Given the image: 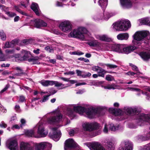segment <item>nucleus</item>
I'll use <instances>...</instances> for the list:
<instances>
[{
    "label": "nucleus",
    "instance_id": "f257e3e1",
    "mask_svg": "<svg viewBox=\"0 0 150 150\" xmlns=\"http://www.w3.org/2000/svg\"><path fill=\"white\" fill-rule=\"evenodd\" d=\"M75 112L81 115H85L89 118H93L99 115L97 110L91 107L86 108V106H81L72 105L68 107L67 114L70 117L75 116Z\"/></svg>",
    "mask_w": 150,
    "mask_h": 150
},
{
    "label": "nucleus",
    "instance_id": "72a5a7b5",
    "mask_svg": "<svg viewBox=\"0 0 150 150\" xmlns=\"http://www.w3.org/2000/svg\"><path fill=\"white\" fill-rule=\"evenodd\" d=\"M22 52L24 54L23 56V58L24 60L27 59L30 56V52H27L25 50H23Z\"/></svg>",
    "mask_w": 150,
    "mask_h": 150
},
{
    "label": "nucleus",
    "instance_id": "e2e57ef3",
    "mask_svg": "<svg viewBox=\"0 0 150 150\" xmlns=\"http://www.w3.org/2000/svg\"><path fill=\"white\" fill-rule=\"evenodd\" d=\"M15 109L18 112H20V108L19 105H16L15 106Z\"/></svg>",
    "mask_w": 150,
    "mask_h": 150
},
{
    "label": "nucleus",
    "instance_id": "dca6fc26",
    "mask_svg": "<svg viewBox=\"0 0 150 150\" xmlns=\"http://www.w3.org/2000/svg\"><path fill=\"white\" fill-rule=\"evenodd\" d=\"M132 145L131 142L126 141L123 142L119 150H132Z\"/></svg>",
    "mask_w": 150,
    "mask_h": 150
},
{
    "label": "nucleus",
    "instance_id": "0e129e2a",
    "mask_svg": "<svg viewBox=\"0 0 150 150\" xmlns=\"http://www.w3.org/2000/svg\"><path fill=\"white\" fill-rule=\"evenodd\" d=\"M60 79L65 81L69 82V79L67 78L61 77H60Z\"/></svg>",
    "mask_w": 150,
    "mask_h": 150
},
{
    "label": "nucleus",
    "instance_id": "f03ea898",
    "mask_svg": "<svg viewBox=\"0 0 150 150\" xmlns=\"http://www.w3.org/2000/svg\"><path fill=\"white\" fill-rule=\"evenodd\" d=\"M149 34V32L147 30L138 31L132 36L133 40L132 43L134 46L130 45L126 47L124 44L123 53L128 54L135 50L138 46L141 44L140 41Z\"/></svg>",
    "mask_w": 150,
    "mask_h": 150
},
{
    "label": "nucleus",
    "instance_id": "6e6552de",
    "mask_svg": "<svg viewBox=\"0 0 150 150\" xmlns=\"http://www.w3.org/2000/svg\"><path fill=\"white\" fill-rule=\"evenodd\" d=\"M37 127L38 128L37 131V135L41 137H45L48 134V131L45 129L44 125L42 122H40L37 125Z\"/></svg>",
    "mask_w": 150,
    "mask_h": 150
},
{
    "label": "nucleus",
    "instance_id": "cd10ccee",
    "mask_svg": "<svg viewBox=\"0 0 150 150\" xmlns=\"http://www.w3.org/2000/svg\"><path fill=\"white\" fill-rule=\"evenodd\" d=\"M110 129L112 131H116V130L121 129L122 127L119 125H114L112 123L109 124Z\"/></svg>",
    "mask_w": 150,
    "mask_h": 150
},
{
    "label": "nucleus",
    "instance_id": "5fc2aeb1",
    "mask_svg": "<svg viewBox=\"0 0 150 150\" xmlns=\"http://www.w3.org/2000/svg\"><path fill=\"white\" fill-rule=\"evenodd\" d=\"M22 127H21V125L19 126L18 125H13L12 127L11 128L13 130H14L15 129H20V128Z\"/></svg>",
    "mask_w": 150,
    "mask_h": 150
},
{
    "label": "nucleus",
    "instance_id": "9b49d317",
    "mask_svg": "<svg viewBox=\"0 0 150 150\" xmlns=\"http://www.w3.org/2000/svg\"><path fill=\"white\" fill-rule=\"evenodd\" d=\"M84 144L91 150H107L98 142H87Z\"/></svg>",
    "mask_w": 150,
    "mask_h": 150
},
{
    "label": "nucleus",
    "instance_id": "423d86ee",
    "mask_svg": "<svg viewBox=\"0 0 150 150\" xmlns=\"http://www.w3.org/2000/svg\"><path fill=\"white\" fill-rule=\"evenodd\" d=\"M83 129L85 131H92L102 128L100 125L96 122H86L82 124Z\"/></svg>",
    "mask_w": 150,
    "mask_h": 150
},
{
    "label": "nucleus",
    "instance_id": "4c0bfd02",
    "mask_svg": "<svg viewBox=\"0 0 150 150\" xmlns=\"http://www.w3.org/2000/svg\"><path fill=\"white\" fill-rule=\"evenodd\" d=\"M115 15V14L112 13H106V15L108 16V17H104L103 19L105 20H108L110 18L113 16Z\"/></svg>",
    "mask_w": 150,
    "mask_h": 150
},
{
    "label": "nucleus",
    "instance_id": "3c124183",
    "mask_svg": "<svg viewBox=\"0 0 150 150\" xmlns=\"http://www.w3.org/2000/svg\"><path fill=\"white\" fill-rule=\"evenodd\" d=\"M45 49L50 52H54V50L49 47L47 46L45 47Z\"/></svg>",
    "mask_w": 150,
    "mask_h": 150
},
{
    "label": "nucleus",
    "instance_id": "13d9d810",
    "mask_svg": "<svg viewBox=\"0 0 150 150\" xmlns=\"http://www.w3.org/2000/svg\"><path fill=\"white\" fill-rule=\"evenodd\" d=\"M21 124L20 125L21 127H22L23 126L25 125V119H22L21 120Z\"/></svg>",
    "mask_w": 150,
    "mask_h": 150
},
{
    "label": "nucleus",
    "instance_id": "e433bc0d",
    "mask_svg": "<svg viewBox=\"0 0 150 150\" xmlns=\"http://www.w3.org/2000/svg\"><path fill=\"white\" fill-rule=\"evenodd\" d=\"M0 36L1 38L3 40H5L6 38V34L4 32L3 30L0 31Z\"/></svg>",
    "mask_w": 150,
    "mask_h": 150
},
{
    "label": "nucleus",
    "instance_id": "f704fd0d",
    "mask_svg": "<svg viewBox=\"0 0 150 150\" xmlns=\"http://www.w3.org/2000/svg\"><path fill=\"white\" fill-rule=\"evenodd\" d=\"M14 43V41L13 40L11 42H6L5 45V46H4L3 47L4 48H6L11 47L13 46Z\"/></svg>",
    "mask_w": 150,
    "mask_h": 150
},
{
    "label": "nucleus",
    "instance_id": "412c9836",
    "mask_svg": "<svg viewBox=\"0 0 150 150\" xmlns=\"http://www.w3.org/2000/svg\"><path fill=\"white\" fill-rule=\"evenodd\" d=\"M120 4L123 7L125 8H131L132 4L130 0H120Z\"/></svg>",
    "mask_w": 150,
    "mask_h": 150
},
{
    "label": "nucleus",
    "instance_id": "39448f33",
    "mask_svg": "<svg viewBox=\"0 0 150 150\" xmlns=\"http://www.w3.org/2000/svg\"><path fill=\"white\" fill-rule=\"evenodd\" d=\"M87 31L86 28L83 27H80L72 31L70 33L71 36L78 38L83 40L85 38L84 34L87 33Z\"/></svg>",
    "mask_w": 150,
    "mask_h": 150
},
{
    "label": "nucleus",
    "instance_id": "58836bf2",
    "mask_svg": "<svg viewBox=\"0 0 150 150\" xmlns=\"http://www.w3.org/2000/svg\"><path fill=\"white\" fill-rule=\"evenodd\" d=\"M5 13L10 18H13L16 15L15 13L11 11H6Z\"/></svg>",
    "mask_w": 150,
    "mask_h": 150
},
{
    "label": "nucleus",
    "instance_id": "ea45409f",
    "mask_svg": "<svg viewBox=\"0 0 150 150\" xmlns=\"http://www.w3.org/2000/svg\"><path fill=\"white\" fill-rule=\"evenodd\" d=\"M146 21L145 18H141L138 21V23L139 25H145Z\"/></svg>",
    "mask_w": 150,
    "mask_h": 150
},
{
    "label": "nucleus",
    "instance_id": "c03bdc74",
    "mask_svg": "<svg viewBox=\"0 0 150 150\" xmlns=\"http://www.w3.org/2000/svg\"><path fill=\"white\" fill-rule=\"evenodd\" d=\"M129 65L132 67V69L133 70L136 72H139L138 71V68L136 66L132 64H130Z\"/></svg>",
    "mask_w": 150,
    "mask_h": 150
},
{
    "label": "nucleus",
    "instance_id": "f8f14e48",
    "mask_svg": "<svg viewBox=\"0 0 150 150\" xmlns=\"http://www.w3.org/2000/svg\"><path fill=\"white\" fill-rule=\"evenodd\" d=\"M6 146L10 150H18L17 142L16 140L12 138L9 139L7 140Z\"/></svg>",
    "mask_w": 150,
    "mask_h": 150
},
{
    "label": "nucleus",
    "instance_id": "bf43d9fd",
    "mask_svg": "<svg viewBox=\"0 0 150 150\" xmlns=\"http://www.w3.org/2000/svg\"><path fill=\"white\" fill-rule=\"evenodd\" d=\"M145 19L146 20V21L145 25L150 26V19L148 18H145Z\"/></svg>",
    "mask_w": 150,
    "mask_h": 150
},
{
    "label": "nucleus",
    "instance_id": "393cba45",
    "mask_svg": "<svg viewBox=\"0 0 150 150\" xmlns=\"http://www.w3.org/2000/svg\"><path fill=\"white\" fill-rule=\"evenodd\" d=\"M26 135L29 137H35L39 138L40 136L35 134L33 130H27L25 132Z\"/></svg>",
    "mask_w": 150,
    "mask_h": 150
},
{
    "label": "nucleus",
    "instance_id": "5701e85b",
    "mask_svg": "<svg viewBox=\"0 0 150 150\" xmlns=\"http://www.w3.org/2000/svg\"><path fill=\"white\" fill-rule=\"evenodd\" d=\"M31 8L34 11L36 15H39L40 11L38 4L36 3H33L31 6Z\"/></svg>",
    "mask_w": 150,
    "mask_h": 150
},
{
    "label": "nucleus",
    "instance_id": "4d7b16f0",
    "mask_svg": "<svg viewBox=\"0 0 150 150\" xmlns=\"http://www.w3.org/2000/svg\"><path fill=\"white\" fill-rule=\"evenodd\" d=\"M75 74L74 71H69L67 72H64V74L65 75H73Z\"/></svg>",
    "mask_w": 150,
    "mask_h": 150
},
{
    "label": "nucleus",
    "instance_id": "b1692460",
    "mask_svg": "<svg viewBox=\"0 0 150 150\" xmlns=\"http://www.w3.org/2000/svg\"><path fill=\"white\" fill-rule=\"evenodd\" d=\"M139 55L144 60H148L150 59V51L141 52Z\"/></svg>",
    "mask_w": 150,
    "mask_h": 150
},
{
    "label": "nucleus",
    "instance_id": "a211bd4d",
    "mask_svg": "<svg viewBox=\"0 0 150 150\" xmlns=\"http://www.w3.org/2000/svg\"><path fill=\"white\" fill-rule=\"evenodd\" d=\"M137 120L139 123L144 121L149 122L150 121V114H140L138 116Z\"/></svg>",
    "mask_w": 150,
    "mask_h": 150
},
{
    "label": "nucleus",
    "instance_id": "6e6d98bb",
    "mask_svg": "<svg viewBox=\"0 0 150 150\" xmlns=\"http://www.w3.org/2000/svg\"><path fill=\"white\" fill-rule=\"evenodd\" d=\"M91 75V74L89 72L85 73L84 72V74L83 75V78H85L89 77Z\"/></svg>",
    "mask_w": 150,
    "mask_h": 150
},
{
    "label": "nucleus",
    "instance_id": "1a4fd4ad",
    "mask_svg": "<svg viewBox=\"0 0 150 150\" xmlns=\"http://www.w3.org/2000/svg\"><path fill=\"white\" fill-rule=\"evenodd\" d=\"M57 129L56 127L51 128V131L49 134L50 137L55 141H58L61 135L60 131Z\"/></svg>",
    "mask_w": 150,
    "mask_h": 150
},
{
    "label": "nucleus",
    "instance_id": "473e14b6",
    "mask_svg": "<svg viewBox=\"0 0 150 150\" xmlns=\"http://www.w3.org/2000/svg\"><path fill=\"white\" fill-rule=\"evenodd\" d=\"M114 143L113 141H109L108 142L107 145L108 147L110 148V150H113L114 149Z\"/></svg>",
    "mask_w": 150,
    "mask_h": 150
},
{
    "label": "nucleus",
    "instance_id": "9d476101",
    "mask_svg": "<svg viewBox=\"0 0 150 150\" xmlns=\"http://www.w3.org/2000/svg\"><path fill=\"white\" fill-rule=\"evenodd\" d=\"M59 27L62 31L65 33L70 31L72 29L71 23L68 20H65L62 22L59 25Z\"/></svg>",
    "mask_w": 150,
    "mask_h": 150
},
{
    "label": "nucleus",
    "instance_id": "7c9ffc66",
    "mask_svg": "<svg viewBox=\"0 0 150 150\" xmlns=\"http://www.w3.org/2000/svg\"><path fill=\"white\" fill-rule=\"evenodd\" d=\"M98 3L99 5L103 9L108 5V0H99Z\"/></svg>",
    "mask_w": 150,
    "mask_h": 150
},
{
    "label": "nucleus",
    "instance_id": "c756f323",
    "mask_svg": "<svg viewBox=\"0 0 150 150\" xmlns=\"http://www.w3.org/2000/svg\"><path fill=\"white\" fill-rule=\"evenodd\" d=\"M53 81L50 80H42L40 83L43 86H47L53 85Z\"/></svg>",
    "mask_w": 150,
    "mask_h": 150
},
{
    "label": "nucleus",
    "instance_id": "aec40b11",
    "mask_svg": "<svg viewBox=\"0 0 150 150\" xmlns=\"http://www.w3.org/2000/svg\"><path fill=\"white\" fill-rule=\"evenodd\" d=\"M92 69L93 71H97L98 72L99 76L104 77V75L106 72L104 70L98 66H94L92 67Z\"/></svg>",
    "mask_w": 150,
    "mask_h": 150
},
{
    "label": "nucleus",
    "instance_id": "338daca9",
    "mask_svg": "<svg viewBox=\"0 0 150 150\" xmlns=\"http://www.w3.org/2000/svg\"><path fill=\"white\" fill-rule=\"evenodd\" d=\"M20 19V17L19 16H16L14 18V22H17L19 21Z\"/></svg>",
    "mask_w": 150,
    "mask_h": 150
},
{
    "label": "nucleus",
    "instance_id": "de8ad7c7",
    "mask_svg": "<svg viewBox=\"0 0 150 150\" xmlns=\"http://www.w3.org/2000/svg\"><path fill=\"white\" fill-rule=\"evenodd\" d=\"M76 72L78 76H81L83 77V75L84 74V72L79 70H76Z\"/></svg>",
    "mask_w": 150,
    "mask_h": 150
},
{
    "label": "nucleus",
    "instance_id": "7ed1b4c3",
    "mask_svg": "<svg viewBox=\"0 0 150 150\" xmlns=\"http://www.w3.org/2000/svg\"><path fill=\"white\" fill-rule=\"evenodd\" d=\"M113 29L119 31H125L130 28L131 26L130 22L127 20L118 21L112 25Z\"/></svg>",
    "mask_w": 150,
    "mask_h": 150
},
{
    "label": "nucleus",
    "instance_id": "69168bd1",
    "mask_svg": "<svg viewBox=\"0 0 150 150\" xmlns=\"http://www.w3.org/2000/svg\"><path fill=\"white\" fill-rule=\"evenodd\" d=\"M10 73V72L7 71H3L2 73V74L4 75H6L9 74Z\"/></svg>",
    "mask_w": 150,
    "mask_h": 150
},
{
    "label": "nucleus",
    "instance_id": "09e8293b",
    "mask_svg": "<svg viewBox=\"0 0 150 150\" xmlns=\"http://www.w3.org/2000/svg\"><path fill=\"white\" fill-rule=\"evenodd\" d=\"M50 96V95H49L44 96L42 100H40V102L43 103L46 102L48 100V97Z\"/></svg>",
    "mask_w": 150,
    "mask_h": 150
},
{
    "label": "nucleus",
    "instance_id": "6ab92c4d",
    "mask_svg": "<svg viewBox=\"0 0 150 150\" xmlns=\"http://www.w3.org/2000/svg\"><path fill=\"white\" fill-rule=\"evenodd\" d=\"M95 36L96 39L101 41L108 42L111 40L107 35L105 34H96Z\"/></svg>",
    "mask_w": 150,
    "mask_h": 150
},
{
    "label": "nucleus",
    "instance_id": "864d4df0",
    "mask_svg": "<svg viewBox=\"0 0 150 150\" xmlns=\"http://www.w3.org/2000/svg\"><path fill=\"white\" fill-rule=\"evenodd\" d=\"M0 127L2 128H5L7 127V125L4 121L0 122Z\"/></svg>",
    "mask_w": 150,
    "mask_h": 150
},
{
    "label": "nucleus",
    "instance_id": "f3484780",
    "mask_svg": "<svg viewBox=\"0 0 150 150\" xmlns=\"http://www.w3.org/2000/svg\"><path fill=\"white\" fill-rule=\"evenodd\" d=\"M76 146V144L72 139H69L65 141V150H68V149L74 147Z\"/></svg>",
    "mask_w": 150,
    "mask_h": 150
},
{
    "label": "nucleus",
    "instance_id": "8fccbe9b",
    "mask_svg": "<svg viewBox=\"0 0 150 150\" xmlns=\"http://www.w3.org/2000/svg\"><path fill=\"white\" fill-rule=\"evenodd\" d=\"M129 89H130V90H131L132 91H135L137 92H142V94H144V92L143 91H141V90L137 88H129Z\"/></svg>",
    "mask_w": 150,
    "mask_h": 150
},
{
    "label": "nucleus",
    "instance_id": "c9c22d12",
    "mask_svg": "<svg viewBox=\"0 0 150 150\" xmlns=\"http://www.w3.org/2000/svg\"><path fill=\"white\" fill-rule=\"evenodd\" d=\"M117 86L115 84H112L111 85H108L107 86H103L104 88L108 89H114L116 88Z\"/></svg>",
    "mask_w": 150,
    "mask_h": 150
},
{
    "label": "nucleus",
    "instance_id": "a18cd8bd",
    "mask_svg": "<svg viewBox=\"0 0 150 150\" xmlns=\"http://www.w3.org/2000/svg\"><path fill=\"white\" fill-rule=\"evenodd\" d=\"M105 79L108 81H111L114 79L113 76L110 75H108L106 76Z\"/></svg>",
    "mask_w": 150,
    "mask_h": 150
},
{
    "label": "nucleus",
    "instance_id": "603ef678",
    "mask_svg": "<svg viewBox=\"0 0 150 150\" xmlns=\"http://www.w3.org/2000/svg\"><path fill=\"white\" fill-rule=\"evenodd\" d=\"M106 66L109 67V68L112 69V68H115L117 67V66L115 65H112L111 64H106Z\"/></svg>",
    "mask_w": 150,
    "mask_h": 150
},
{
    "label": "nucleus",
    "instance_id": "774afa93",
    "mask_svg": "<svg viewBox=\"0 0 150 150\" xmlns=\"http://www.w3.org/2000/svg\"><path fill=\"white\" fill-rule=\"evenodd\" d=\"M40 50L39 49H37L36 50H34L33 51V52L36 54H38L39 53Z\"/></svg>",
    "mask_w": 150,
    "mask_h": 150
},
{
    "label": "nucleus",
    "instance_id": "a19ab883",
    "mask_svg": "<svg viewBox=\"0 0 150 150\" xmlns=\"http://www.w3.org/2000/svg\"><path fill=\"white\" fill-rule=\"evenodd\" d=\"M110 127L109 124H105V125L104 128L103 129V132L104 133H107L108 132V128Z\"/></svg>",
    "mask_w": 150,
    "mask_h": 150
},
{
    "label": "nucleus",
    "instance_id": "680f3d73",
    "mask_svg": "<svg viewBox=\"0 0 150 150\" xmlns=\"http://www.w3.org/2000/svg\"><path fill=\"white\" fill-rule=\"evenodd\" d=\"M56 5L57 6L59 7L62 6H63V4H62V3H61L58 1L56 2Z\"/></svg>",
    "mask_w": 150,
    "mask_h": 150
},
{
    "label": "nucleus",
    "instance_id": "37998d69",
    "mask_svg": "<svg viewBox=\"0 0 150 150\" xmlns=\"http://www.w3.org/2000/svg\"><path fill=\"white\" fill-rule=\"evenodd\" d=\"M140 74H141V73L140 72H134L132 71H129L127 73V74L130 76H133L135 74H136L138 76Z\"/></svg>",
    "mask_w": 150,
    "mask_h": 150
},
{
    "label": "nucleus",
    "instance_id": "ddd939ff",
    "mask_svg": "<svg viewBox=\"0 0 150 150\" xmlns=\"http://www.w3.org/2000/svg\"><path fill=\"white\" fill-rule=\"evenodd\" d=\"M35 150H44L45 148L48 147V150H50L52 147V144L47 142H43L35 144Z\"/></svg>",
    "mask_w": 150,
    "mask_h": 150
},
{
    "label": "nucleus",
    "instance_id": "4468645a",
    "mask_svg": "<svg viewBox=\"0 0 150 150\" xmlns=\"http://www.w3.org/2000/svg\"><path fill=\"white\" fill-rule=\"evenodd\" d=\"M30 24L31 25L37 28L46 27L47 25V23L43 21L38 19L31 20Z\"/></svg>",
    "mask_w": 150,
    "mask_h": 150
},
{
    "label": "nucleus",
    "instance_id": "49530a36",
    "mask_svg": "<svg viewBox=\"0 0 150 150\" xmlns=\"http://www.w3.org/2000/svg\"><path fill=\"white\" fill-rule=\"evenodd\" d=\"M141 150H150V143L144 146Z\"/></svg>",
    "mask_w": 150,
    "mask_h": 150
},
{
    "label": "nucleus",
    "instance_id": "a878e982",
    "mask_svg": "<svg viewBox=\"0 0 150 150\" xmlns=\"http://www.w3.org/2000/svg\"><path fill=\"white\" fill-rule=\"evenodd\" d=\"M129 35L127 33H121L117 36L118 39L120 40H127L128 39Z\"/></svg>",
    "mask_w": 150,
    "mask_h": 150
},
{
    "label": "nucleus",
    "instance_id": "052dcab7",
    "mask_svg": "<svg viewBox=\"0 0 150 150\" xmlns=\"http://www.w3.org/2000/svg\"><path fill=\"white\" fill-rule=\"evenodd\" d=\"M6 52L8 53L12 54L13 53L14 50H6Z\"/></svg>",
    "mask_w": 150,
    "mask_h": 150
},
{
    "label": "nucleus",
    "instance_id": "0eeeda50",
    "mask_svg": "<svg viewBox=\"0 0 150 150\" xmlns=\"http://www.w3.org/2000/svg\"><path fill=\"white\" fill-rule=\"evenodd\" d=\"M62 117L59 112H55L54 115L48 118L47 122L50 124L54 125L60 122L62 120Z\"/></svg>",
    "mask_w": 150,
    "mask_h": 150
},
{
    "label": "nucleus",
    "instance_id": "2f4dec72",
    "mask_svg": "<svg viewBox=\"0 0 150 150\" xmlns=\"http://www.w3.org/2000/svg\"><path fill=\"white\" fill-rule=\"evenodd\" d=\"M93 19L94 20L96 21H99L102 20H104L103 18V14H97L94 15L93 16Z\"/></svg>",
    "mask_w": 150,
    "mask_h": 150
},
{
    "label": "nucleus",
    "instance_id": "4be33fe9",
    "mask_svg": "<svg viewBox=\"0 0 150 150\" xmlns=\"http://www.w3.org/2000/svg\"><path fill=\"white\" fill-rule=\"evenodd\" d=\"M31 148L30 144L28 143L22 142L20 144V150H30Z\"/></svg>",
    "mask_w": 150,
    "mask_h": 150
},
{
    "label": "nucleus",
    "instance_id": "c85d7f7f",
    "mask_svg": "<svg viewBox=\"0 0 150 150\" xmlns=\"http://www.w3.org/2000/svg\"><path fill=\"white\" fill-rule=\"evenodd\" d=\"M89 45L91 46L101 48L102 46V43L98 41L97 40H95L93 42H90Z\"/></svg>",
    "mask_w": 150,
    "mask_h": 150
},
{
    "label": "nucleus",
    "instance_id": "2eb2a0df",
    "mask_svg": "<svg viewBox=\"0 0 150 150\" xmlns=\"http://www.w3.org/2000/svg\"><path fill=\"white\" fill-rule=\"evenodd\" d=\"M108 46L113 51L123 53L124 44L108 45Z\"/></svg>",
    "mask_w": 150,
    "mask_h": 150
},
{
    "label": "nucleus",
    "instance_id": "bb28decb",
    "mask_svg": "<svg viewBox=\"0 0 150 150\" xmlns=\"http://www.w3.org/2000/svg\"><path fill=\"white\" fill-rule=\"evenodd\" d=\"M54 85L55 87H57L59 89H62L66 87L65 85L61 83H60L57 81H53V85Z\"/></svg>",
    "mask_w": 150,
    "mask_h": 150
},
{
    "label": "nucleus",
    "instance_id": "79ce46f5",
    "mask_svg": "<svg viewBox=\"0 0 150 150\" xmlns=\"http://www.w3.org/2000/svg\"><path fill=\"white\" fill-rule=\"evenodd\" d=\"M14 9L18 12L22 14H24V13L22 12L20 9V6H14Z\"/></svg>",
    "mask_w": 150,
    "mask_h": 150
},
{
    "label": "nucleus",
    "instance_id": "20e7f679",
    "mask_svg": "<svg viewBox=\"0 0 150 150\" xmlns=\"http://www.w3.org/2000/svg\"><path fill=\"white\" fill-rule=\"evenodd\" d=\"M109 112L115 116H118L124 115L125 113L127 115L132 113H136L138 112V109L136 107L133 108L129 107H125L124 109V112L121 110H116L113 108H110L109 109Z\"/></svg>",
    "mask_w": 150,
    "mask_h": 150
}]
</instances>
